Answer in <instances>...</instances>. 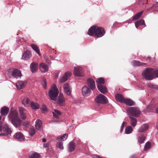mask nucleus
Returning <instances> with one entry per match:
<instances>
[{
	"label": "nucleus",
	"mask_w": 158,
	"mask_h": 158,
	"mask_svg": "<svg viewBox=\"0 0 158 158\" xmlns=\"http://www.w3.org/2000/svg\"><path fill=\"white\" fill-rule=\"evenodd\" d=\"M42 121L39 119H37L35 122V127L37 129L40 130L42 125Z\"/></svg>",
	"instance_id": "nucleus-26"
},
{
	"label": "nucleus",
	"mask_w": 158,
	"mask_h": 158,
	"mask_svg": "<svg viewBox=\"0 0 158 158\" xmlns=\"http://www.w3.org/2000/svg\"><path fill=\"white\" fill-rule=\"evenodd\" d=\"M133 131V128L131 126H128L126 128L125 132L126 134H128L131 133Z\"/></svg>",
	"instance_id": "nucleus-32"
},
{
	"label": "nucleus",
	"mask_w": 158,
	"mask_h": 158,
	"mask_svg": "<svg viewBox=\"0 0 158 158\" xmlns=\"http://www.w3.org/2000/svg\"><path fill=\"white\" fill-rule=\"evenodd\" d=\"M30 68L32 73L36 72L38 70L37 64L35 62H32L30 65Z\"/></svg>",
	"instance_id": "nucleus-19"
},
{
	"label": "nucleus",
	"mask_w": 158,
	"mask_h": 158,
	"mask_svg": "<svg viewBox=\"0 0 158 158\" xmlns=\"http://www.w3.org/2000/svg\"><path fill=\"white\" fill-rule=\"evenodd\" d=\"M71 73L69 72L66 73L59 80V81L60 83H63L66 81L70 77Z\"/></svg>",
	"instance_id": "nucleus-13"
},
{
	"label": "nucleus",
	"mask_w": 158,
	"mask_h": 158,
	"mask_svg": "<svg viewBox=\"0 0 158 158\" xmlns=\"http://www.w3.org/2000/svg\"><path fill=\"white\" fill-rule=\"evenodd\" d=\"M153 69L146 68L143 72L142 75L146 80H151L153 78Z\"/></svg>",
	"instance_id": "nucleus-4"
},
{
	"label": "nucleus",
	"mask_w": 158,
	"mask_h": 158,
	"mask_svg": "<svg viewBox=\"0 0 158 158\" xmlns=\"http://www.w3.org/2000/svg\"><path fill=\"white\" fill-rule=\"evenodd\" d=\"M156 111L157 113L158 112V108L156 109Z\"/></svg>",
	"instance_id": "nucleus-58"
},
{
	"label": "nucleus",
	"mask_w": 158,
	"mask_h": 158,
	"mask_svg": "<svg viewBox=\"0 0 158 158\" xmlns=\"http://www.w3.org/2000/svg\"><path fill=\"white\" fill-rule=\"evenodd\" d=\"M31 107L33 109L36 110L39 108L40 105L36 102H31Z\"/></svg>",
	"instance_id": "nucleus-34"
},
{
	"label": "nucleus",
	"mask_w": 158,
	"mask_h": 158,
	"mask_svg": "<svg viewBox=\"0 0 158 158\" xmlns=\"http://www.w3.org/2000/svg\"><path fill=\"white\" fill-rule=\"evenodd\" d=\"M56 77H57L58 75L57 74H56Z\"/></svg>",
	"instance_id": "nucleus-61"
},
{
	"label": "nucleus",
	"mask_w": 158,
	"mask_h": 158,
	"mask_svg": "<svg viewBox=\"0 0 158 158\" xmlns=\"http://www.w3.org/2000/svg\"><path fill=\"white\" fill-rule=\"evenodd\" d=\"M75 145L73 141L70 142L69 144V151L71 152L74 151L75 149Z\"/></svg>",
	"instance_id": "nucleus-29"
},
{
	"label": "nucleus",
	"mask_w": 158,
	"mask_h": 158,
	"mask_svg": "<svg viewBox=\"0 0 158 158\" xmlns=\"http://www.w3.org/2000/svg\"><path fill=\"white\" fill-rule=\"evenodd\" d=\"M87 85L92 90H94L96 87L95 82L91 78H89L87 79Z\"/></svg>",
	"instance_id": "nucleus-10"
},
{
	"label": "nucleus",
	"mask_w": 158,
	"mask_h": 158,
	"mask_svg": "<svg viewBox=\"0 0 158 158\" xmlns=\"http://www.w3.org/2000/svg\"><path fill=\"white\" fill-rule=\"evenodd\" d=\"M151 148V143L149 142H147L145 144L144 146V150L145 151L149 150Z\"/></svg>",
	"instance_id": "nucleus-40"
},
{
	"label": "nucleus",
	"mask_w": 158,
	"mask_h": 158,
	"mask_svg": "<svg viewBox=\"0 0 158 158\" xmlns=\"http://www.w3.org/2000/svg\"><path fill=\"white\" fill-rule=\"evenodd\" d=\"M91 90L87 87L85 86L83 87L82 89V93L83 96H88L91 94Z\"/></svg>",
	"instance_id": "nucleus-12"
},
{
	"label": "nucleus",
	"mask_w": 158,
	"mask_h": 158,
	"mask_svg": "<svg viewBox=\"0 0 158 158\" xmlns=\"http://www.w3.org/2000/svg\"><path fill=\"white\" fill-rule=\"evenodd\" d=\"M29 133L31 136L33 135L35 133V129L33 128H30Z\"/></svg>",
	"instance_id": "nucleus-42"
},
{
	"label": "nucleus",
	"mask_w": 158,
	"mask_h": 158,
	"mask_svg": "<svg viewBox=\"0 0 158 158\" xmlns=\"http://www.w3.org/2000/svg\"><path fill=\"white\" fill-rule=\"evenodd\" d=\"M105 33V31L103 28L94 26L89 29L88 34L91 36L95 34L96 36L100 37L103 36Z\"/></svg>",
	"instance_id": "nucleus-2"
},
{
	"label": "nucleus",
	"mask_w": 158,
	"mask_h": 158,
	"mask_svg": "<svg viewBox=\"0 0 158 158\" xmlns=\"http://www.w3.org/2000/svg\"><path fill=\"white\" fill-rule=\"evenodd\" d=\"M127 124V123L123 122L121 125L120 129V131L122 132L123 131V129H124V127L125 126V125H126Z\"/></svg>",
	"instance_id": "nucleus-46"
},
{
	"label": "nucleus",
	"mask_w": 158,
	"mask_h": 158,
	"mask_svg": "<svg viewBox=\"0 0 158 158\" xmlns=\"http://www.w3.org/2000/svg\"><path fill=\"white\" fill-rule=\"evenodd\" d=\"M46 139H45L44 138L43 139L42 141L43 142H46Z\"/></svg>",
	"instance_id": "nucleus-54"
},
{
	"label": "nucleus",
	"mask_w": 158,
	"mask_h": 158,
	"mask_svg": "<svg viewBox=\"0 0 158 158\" xmlns=\"http://www.w3.org/2000/svg\"><path fill=\"white\" fill-rule=\"evenodd\" d=\"M149 126L147 124H144L142 125L138 130V132H144L148 130Z\"/></svg>",
	"instance_id": "nucleus-20"
},
{
	"label": "nucleus",
	"mask_w": 158,
	"mask_h": 158,
	"mask_svg": "<svg viewBox=\"0 0 158 158\" xmlns=\"http://www.w3.org/2000/svg\"><path fill=\"white\" fill-rule=\"evenodd\" d=\"M143 13V11L139 12L133 17L132 20H135L138 19L141 16Z\"/></svg>",
	"instance_id": "nucleus-38"
},
{
	"label": "nucleus",
	"mask_w": 158,
	"mask_h": 158,
	"mask_svg": "<svg viewBox=\"0 0 158 158\" xmlns=\"http://www.w3.org/2000/svg\"><path fill=\"white\" fill-rule=\"evenodd\" d=\"M48 143H45L44 145V146L45 148L48 147Z\"/></svg>",
	"instance_id": "nucleus-51"
},
{
	"label": "nucleus",
	"mask_w": 158,
	"mask_h": 158,
	"mask_svg": "<svg viewBox=\"0 0 158 158\" xmlns=\"http://www.w3.org/2000/svg\"><path fill=\"white\" fill-rule=\"evenodd\" d=\"M139 2H141L142 1V0H139Z\"/></svg>",
	"instance_id": "nucleus-60"
},
{
	"label": "nucleus",
	"mask_w": 158,
	"mask_h": 158,
	"mask_svg": "<svg viewBox=\"0 0 158 158\" xmlns=\"http://www.w3.org/2000/svg\"><path fill=\"white\" fill-rule=\"evenodd\" d=\"M9 110V109L6 106H4L2 107L1 110V113L2 115L5 116L6 115Z\"/></svg>",
	"instance_id": "nucleus-22"
},
{
	"label": "nucleus",
	"mask_w": 158,
	"mask_h": 158,
	"mask_svg": "<svg viewBox=\"0 0 158 158\" xmlns=\"http://www.w3.org/2000/svg\"><path fill=\"white\" fill-rule=\"evenodd\" d=\"M9 75H11L13 77L16 78L21 77V71L18 69H11L9 70Z\"/></svg>",
	"instance_id": "nucleus-7"
},
{
	"label": "nucleus",
	"mask_w": 158,
	"mask_h": 158,
	"mask_svg": "<svg viewBox=\"0 0 158 158\" xmlns=\"http://www.w3.org/2000/svg\"><path fill=\"white\" fill-rule=\"evenodd\" d=\"M8 117L9 120L16 128L19 127L21 125L22 121L16 110H11L9 114Z\"/></svg>",
	"instance_id": "nucleus-1"
},
{
	"label": "nucleus",
	"mask_w": 158,
	"mask_h": 158,
	"mask_svg": "<svg viewBox=\"0 0 158 158\" xmlns=\"http://www.w3.org/2000/svg\"><path fill=\"white\" fill-rule=\"evenodd\" d=\"M135 27L137 28H138V27L139 26V24H138L137 23H136V22L135 23Z\"/></svg>",
	"instance_id": "nucleus-53"
},
{
	"label": "nucleus",
	"mask_w": 158,
	"mask_h": 158,
	"mask_svg": "<svg viewBox=\"0 0 158 158\" xmlns=\"http://www.w3.org/2000/svg\"><path fill=\"white\" fill-rule=\"evenodd\" d=\"M147 60H150L151 59V58L150 57H147Z\"/></svg>",
	"instance_id": "nucleus-57"
},
{
	"label": "nucleus",
	"mask_w": 158,
	"mask_h": 158,
	"mask_svg": "<svg viewBox=\"0 0 158 158\" xmlns=\"http://www.w3.org/2000/svg\"><path fill=\"white\" fill-rule=\"evenodd\" d=\"M138 24H139V26L142 25H145L144 21L143 20H141L139 21H138L136 22Z\"/></svg>",
	"instance_id": "nucleus-45"
},
{
	"label": "nucleus",
	"mask_w": 158,
	"mask_h": 158,
	"mask_svg": "<svg viewBox=\"0 0 158 158\" xmlns=\"http://www.w3.org/2000/svg\"><path fill=\"white\" fill-rule=\"evenodd\" d=\"M47 109L46 106L44 105H43L41 108V110L42 113H44L45 112L47 111Z\"/></svg>",
	"instance_id": "nucleus-44"
},
{
	"label": "nucleus",
	"mask_w": 158,
	"mask_h": 158,
	"mask_svg": "<svg viewBox=\"0 0 158 158\" xmlns=\"http://www.w3.org/2000/svg\"><path fill=\"white\" fill-rule=\"evenodd\" d=\"M145 137L143 135H138V140L139 143H143L145 140Z\"/></svg>",
	"instance_id": "nucleus-28"
},
{
	"label": "nucleus",
	"mask_w": 158,
	"mask_h": 158,
	"mask_svg": "<svg viewBox=\"0 0 158 158\" xmlns=\"http://www.w3.org/2000/svg\"><path fill=\"white\" fill-rule=\"evenodd\" d=\"M127 111L129 116H132L135 117H138L140 115V112L139 109L136 107H129L127 108Z\"/></svg>",
	"instance_id": "nucleus-5"
},
{
	"label": "nucleus",
	"mask_w": 158,
	"mask_h": 158,
	"mask_svg": "<svg viewBox=\"0 0 158 158\" xmlns=\"http://www.w3.org/2000/svg\"><path fill=\"white\" fill-rule=\"evenodd\" d=\"M153 75L155 76L156 77H158V69H156L155 70H154Z\"/></svg>",
	"instance_id": "nucleus-47"
},
{
	"label": "nucleus",
	"mask_w": 158,
	"mask_h": 158,
	"mask_svg": "<svg viewBox=\"0 0 158 158\" xmlns=\"http://www.w3.org/2000/svg\"><path fill=\"white\" fill-rule=\"evenodd\" d=\"M95 100L98 103L105 104L107 103L108 100L107 98L104 95L100 94L96 98Z\"/></svg>",
	"instance_id": "nucleus-8"
},
{
	"label": "nucleus",
	"mask_w": 158,
	"mask_h": 158,
	"mask_svg": "<svg viewBox=\"0 0 158 158\" xmlns=\"http://www.w3.org/2000/svg\"><path fill=\"white\" fill-rule=\"evenodd\" d=\"M19 110L20 113L21 118L22 119L25 120L26 118V116L25 114L24 109L22 107H19Z\"/></svg>",
	"instance_id": "nucleus-23"
},
{
	"label": "nucleus",
	"mask_w": 158,
	"mask_h": 158,
	"mask_svg": "<svg viewBox=\"0 0 158 158\" xmlns=\"http://www.w3.org/2000/svg\"><path fill=\"white\" fill-rule=\"evenodd\" d=\"M65 98L64 97L63 94L60 93L58 97V104L60 106H63L65 104Z\"/></svg>",
	"instance_id": "nucleus-11"
},
{
	"label": "nucleus",
	"mask_w": 158,
	"mask_h": 158,
	"mask_svg": "<svg viewBox=\"0 0 158 158\" xmlns=\"http://www.w3.org/2000/svg\"><path fill=\"white\" fill-rule=\"evenodd\" d=\"M126 22H127L128 23H131L132 22V20L131 19H129Z\"/></svg>",
	"instance_id": "nucleus-52"
},
{
	"label": "nucleus",
	"mask_w": 158,
	"mask_h": 158,
	"mask_svg": "<svg viewBox=\"0 0 158 158\" xmlns=\"http://www.w3.org/2000/svg\"><path fill=\"white\" fill-rule=\"evenodd\" d=\"M68 137V135L67 134H64L62 136L58 137L56 139L58 140H65Z\"/></svg>",
	"instance_id": "nucleus-39"
},
{
	"label": "nucleus",
	"mask_w": 158,
	"mask_h": 158,
	"mask_svg": "<svg viewBox=\"0 0 158 158\" xmlns=\"http://www.w3.org/2000/svg\"><path fill=\"white\" fill-rule=\"evenodd\" d=\"M27 82L26 81H19L16 84L17 88L20 89L23 88L26 85Z\"/></svg>",
	"instance_id": "nucleus-17"
},
{
	"label": "nucleus",
	"mask_w": 158,
	"mask_h": 158,
	"mask_svg": "<svg viewBox=\"0 0 158 158\" xmlns=\"http://www.w3.org/2000/svg\"><path fill=\"white\" fill-rule=\"evenodd\" d=\"M14 137L16 139L19 141H23L25 139L24 135L20 132H17L15 133Z\"/></svg>",
	"instance_id": "nucleus-16"
},
{
	"label": "nucleus",
	"mask_w": 158,
	"mask_h": 158,
	"mask_svg": "<svg viewBox=\"0 0 158 158\" xmlns=\"http://www.w3.org/2000/svg\"><path fill=\"white\" fill-rule=\"evenodd\" d=\"M135 156H133L131 157L130 158H135Z\"/></svg>",
	"instance_id": "nucleus-56"
},
{
	"label": "nucleus",
	"mask_w": 158,
	"mask_h": 158,
	"mask_svg": "<svg viewBox=\"0 0 158 158\" xmlns=\"http://www.w3.org/2000/svg\"><path fill=\"white\" fill-rule=\"evenodd\" d=\"M31 46L32 48L39 55H40V51L37 46L34 44H31Z\"/></svg>",
	"instance_id": "nucleus-36"
},
{
	"label": "nucleus",
	"mask_w": 158,
	"mask_h": 158,
	"mask_svg": "<svg viewBox=\"0 0 158 158\" xmlns=\"http://www.w3.org/2000/svg\"><path fill=\"white\" fill-rule=\"evenodd\" d=\"M43 87L44 88L46 89V81L45 80H44L43 82Z\"/></svg>",
	"instance_id": "nucleus-48"
},
{
	"label": "nucleus",
	"mask_w": 158,
	"mask_h": 158,
	"mask_svg": "<svg viewBox=\"0 0 158 158\" xmlns=\"http://www.w3.org/2000/svg\"><path fill=\"white\" fill-rule=\"evenodd\" d=\"M155 6L158 7V2H157L155 4Z\"/></svg>",
	"instance_id": "nucleus-55"
},
{
	"label": "nucleus",
	"mask_w": 158,
	"mask_h": 158,
	"mask_svg": "<svg viewBox=\"0 0 158 158\" xmlns=\"http://www.w3.org/2000/svg\"><path fill=\"white\" fill-rule=\"evenodd\" d=\"M97 87L98 90L102 93L105 94L107 92L106 87L102 85H98Z\"/></svg>",
	"instance_id": "nucleus-21"
},
{
	"label": "nucleus",
	"mask_w": 158,
	"mask_h": 158,
	"mask_svg": "<svg viewBox=\"0 0 158 158\" xmlns=\"http://www.w3.org/2000/svg\"><path fill=\"white\" fill-rule=\"evenodd\" d=\"M73 74L74 76L82 77L83 76L82 68L80 66L74 67Z\"/></svg>",
	"instance_id": "nucleus-9"
},
{
	"label": "nucleus",
	"mask_w": 158,
	"mask_h": 158,
	"mask_svg": "<svg viewBox=\"0 0 158 158\" xmlns=\"http://www.w3.org/2000/svg\"><path fill=\"white\" fill-rule=\"evenodd\" d=\"M52 114L54 117L58 118L59 117V115H60L61 113L58 110L55 109L54 110V111L52 112Z\"/></svg>",
	"instance_id": "nucleus-35"
},
{
	"label": "nucleus",
	"mask_w": 158,
	"mask_h": 158,
	"mask_svg": "<svg viewBox=\"0 0 158 158\" xmlns=\"http://www.w3.org/2000/svg\"><path fill=\"white\" fill-rule=\"evenodd\" d=\"M152 107V106L151 105H149V106L148 107H147V110L149 111V110H150Z\"/></svg>",
	"instance_id": "nucleus-49"
},
{
	"label": "nucleus",
	"mask_w": 158,
	"mask_h": 158,
	"mask_svg": "<svg viewBox=\"0 0 158 158\" xmlns=\"http://www.w3.org/2000/svg\"><path fill=\"white\" fill-rule=\"evenodd\" d=\"M115 98L117 101L122 103H123L125 99L124 97L120 94H116L115 96Z\"/></svg>",
	"instance_id": "nucleus-25"
},
{
	"label": "nucleus",
	"mask_w": 158,
	"mask_h": 158,
	"mask_svg": "<svg viewBox=\"0 0 158 158\" xmlns=\"http://www.w3.org/2000/svg\"><path fill=\"white\" fill-rule=\"evenodd\" d=\"M2 123L0 122V135L2 136L6 135L8 134H10L12 131L11 129L9 128L8 125L7 124H5L3 129L2 126Z\"/></svg>",
	"instance_id": "nucleus-6"
},
{
	"label": "nucleus",
	"mask_w": 158,
	"mask_h": 158,
	"mask_svg": "<svg viewBox=\"0 0 158 158\" xmlns=\"http://www.w3.org/2000/svg\"><path fill=\"white\" fill-rule=\"evenodd\" d=\"M64 89L65 93L68 95H70L71 92V88L69 84H65L64 86Z\"/></svg>",
	"instance_id": "nucleus-15"
},
{
	"label": "nucleus",
	"mask_w": 158,
	"mask_h": 158,
	"mask_svg": "<svg viewBox=\"0 0 158 158\" xmlns=\"http://www.w3.org/2000/svg\"><path fill=\"white\" fill-rule=\"evenodd\" d=\"M129 118L131 119L130 124L133 127H135L137 124V120L136 119L131 116H129Z\"/></svg>",
	"instance_id": "nucleus-27"
},
{
	"label": "nucleus",
	"mask_w": 158,
	"mask_h": 158,
	"mask_svg": "<svg viewBox=\"0 0 158 158\" xmlns=\"http://www.w3.org/2000/svg\"><path fill=\"white\" fill-rule=\"evenodd\" d=\"M148 86L149 87L155 89H157L158 88V87L157 85H154L152 84L149 83L148 84Z\"/></svg>",
	"instance_id": "nucleus-43"
},
{
	"label": "nucleus",
	"mask_w": 158,
	"mask_h": 158,
	"mask_svg": "<svg viewBox=\"0 0 158 158\" xmlns=\"http://www.w3.org/2000/svg\"><path fill=\"white\" fill-rule=\"evenodd\" d=\"M40 69L43 73H45L48 71V66L47 65L43 63L40 64Z\"/></svg>",
	"instance_id": "nucleus-18"
},
{
	"label": "nucleus",
	"mask_w": 158,
	"mask_h": 158,
	"mask_svg": "<svg viewBox=\"0 0 158 158\" xmlns=\"http://www.w3.org/2000/svg\"><path fill=\"white\" fill-rule=\"evenodd\" d=\"M2 118V117L0 115V120H1V119Z\"/></svg>",
	"instance_id": "nucleus-59"
},
{
	"label": "nucleus",
	"mask_w": 158,
	"mask_h": 158,
	"mask_svg": "<svg viewBox=\"0 0 158 158\" xmlns=\"http://www.w3.org/2000/svg\"><path fill=\"white\" fill-rule=\"evenodd\" d=\"M123 103L129 106H132L134 104V102L131 100L129 98H125Z\"/></svg>",
	"instance_id": "nucleus-30"
},
{
	"label": "nucleus",
	"mask_w": 158,
	"mask_h": 158,
	"mask_svg": "<svg viewBox=\"0 0 158 158\" xmlns=\"http://www.w3.org/2000/svg\"><path fill=\"white\" fill-rule=\"evenodd\" d=\"M132 64L134 66H139L145 65L146 63L141 62L139 61L134 60L132 62Z\"/></svg>",
	"instance_id": "nucleus-31"
},
{
	"label": "nucleus",
	"mask_w": 158,
	"mask_h": 158,
	"mask_svg": "<svg viewBox=\"0 0 158 158\" xmlns=\"http://www.w3.org/2000/svg\"><path fill=\"white\" fill-rule=\"evenodd\" d=\"M57 147L61 149H63V143L62 142H58L56 143Z\"/></svg>",
	"instance_id": "nucleus-41"
},
{
	"label": "nucleus",
	"mask_w": 158,
	"mask_h": 158,
	"mask_svg": "<svg viewBox=\"0 0 158 158\" xmlns=\"http://www.w3.org/2000/svg\"><path fill=\"white\" fill-rule=\"evenodd\" d=\"M31 52L27 50L23 53L22 57V59L26 60L31 57Z\"/></svg>",
	"instance_id": "nucleus-14"
},
{
	"label": "nucleus",
	"mask_w": 158,
	"mask_h": 158,
	"mask_svg": "<svg viewBox=\"0 0 158 158\" xmlns=\"http://www.w3.org/2000/svg\"><path fill=\"white\" fill-rule=\"evenodd\" d=\"M93 158H102L99 156L95 155H94L93 156Z\"/></svg>",
	"instance_id": "nucleus-50"
},
{
	"label": "nucleus",
	"mask_w": 158,
	"mask_h": 158,
	"mask_svg": "<svg viewBox=\"0 0 158 158\" xmlns=\"http://www.w3.org/2000/svg\"><path fill=\"white\" fill-rule=\"evenodd\" d=\"M22 103L24 106L28 107L31 105L30 99L28 98H25L22 101Z\"/></svg>",
	"instance_id": "nucleus-24"
},
{
	"label": "nucleus",
	"mask_w": 158,
	"mask_h": 158,
	"mask_svg": "<svg viewBox=\"0 0 158 158\" xmlns=\"http://www.w3.org/2000/svg\"><path fill=\"white\" fill-rule=\"evenodd\" d=\"M29 157L30 158H41L40 155L36 152L30 153Z\"/></svg>",
	"instance_id": "nucleus-33"
},
{
	"label": "nucleus",
	"mask_w": 158,
	"mask_h": 158,
	"mask_svg": "<svg viewBox=\"0 0 158 158\" xmlns=\"http://www.w3.org/2000/svg\"><path fill=\"white\" fill-rule=\"evenodd\" d=\"M96 82L98 84V85H102L105 83V81L103 78H99L96 80Z\"/></svg>",
	"instance_id": "nucleus-37"
},
{
	"label": "nucleus",
	"mask_w": 158,
	"mask_h": 158,
	"mask_svg": "<svg viewBox=\"0 0 158 158\" xmlns=\"http://www.w3.org/2000/svg\"><path fill=\"white\" fill-rule=\"evenodd\" d=\"M59 94V90L56 85L53 84L52 85L50 90L48 92L49 97L51 99L56 101Z\"/></svg>",
	"instance_id": "nucleus-3"
}]
</instances>
